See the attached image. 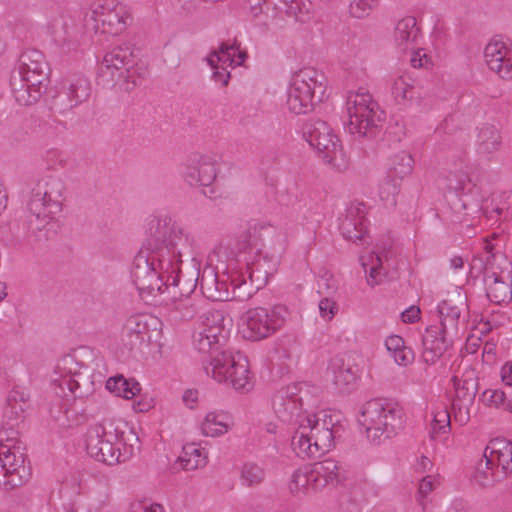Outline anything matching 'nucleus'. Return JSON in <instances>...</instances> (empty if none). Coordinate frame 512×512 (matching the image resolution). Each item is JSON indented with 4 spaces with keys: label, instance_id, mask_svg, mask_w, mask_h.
<instances>
[{
    "label": "nucleus",
    "instance_id": "1",
    "mask_svg": "<svg viewBox=\"0 0 512 512\" xmlns=\"http://www.w3.org/2000/svg\"><path fill=\"white\" fill-rule=\"evenodd\" d=\"M191 261L188 281H199L202 294L212 301L231 297V278L205 268L200 276L195 262L193 238L171 217L154 216L147 224L146 237L134 257L131 269L133 284L143 299H153L184 278L181 266Z\"/></svg>",
    "mask_w": 512,
    "mask_h": 512
},
{
    "label": "nucleus",
    "instance_id": "2",
    "mask_svg": "<svg viewBox=\"0 0 512 512\" xmlns=\"http://www.w3.org/2000/svg\"><path fill=\"white\" fill-rule=\"evenodd\" d=\"M199 326L193 332L192 343L200 353L208 354L202 360L203 369L219 383L231 385L237 391L253 387L247 358L239 351L224 348L227 341L225 316L221 310H210L200 315Z\"/></svg>",
    "mask_w": 512,
    "mask_h": 512
},
{
    "label": "nucleus",
    "instance_id": "3",
    "mask_svg": "<svg viewBox=\"0 0 512 512\" xmlns=\"http://www.w3.org/2000/svg\"><path fill=\"white\" fill-rule=\"evenodd\" d=\"M66 186L55 175H43L31 183L21 225L37 241L48 240L56 232V215L62 211Z\"/></svg>",
    "mask_w": 512,
    "mask_h": 512
},
{
    "label": "nucleus",
    "instance_id": "4",
    "mask_svg": "<svg viewBox=\"0 0 512 512\" xmlns=\"http://www.w3.org/2000/svg\"><path fill=\"white\" fill-rule=\"evenodd\" d=\"M487 256L473 257L471 271L478 270L483 274V282L487 298L494 304H507L512 300V263L506 255L493 253L494 246L486 242Z\"/></svg>",
    "mask_w": 512,
    "mask_h": 512
},
{
    "label": "nucleus",
    "instance_id": "5",
    "mask_svg": "<svg viewBox=\"0 0 512 512\" xmlns=\"http://www.w3.org/2000/svg\"><path fill=\"white\" fill-rule=\"evenodd\" d=\"M359 422L365 428L368 440L373 444H381L396 436L403 428L404 410L391 399H370L362 407Z\"/></svg>",
    "mask_w": 512,
    "mask_h": 512
},
{
    "label": "nucleus",
    "instance_id": "6",
    "mask_svg": "<svg viewBox=\"0 0 512 512\" xmlns=\"http://www.w3.org/2000/svg\"><path fill=\"white\" fill-rule=\"evenodd\" d=\"M333 420L325 412L303 418L292 436L291 445L301 458H316L334 447Z\"/></svg>",
    "mask_w": 512,
    "mask_h": 512
},
{
    "label": "nucleus",
    "instance_id": "7",
    "mask_svg": "<svg viewBox=\"0 0 512 512\" xmlns=\"http://www.w3.org/2000/svg\"><path fill=\"white\" fill-rule=\"evenodd\" d=\"M325 75L312 67H304L292 76L287 107L294 114H306L322 102L326 90Z\"/></svg>",
    "mask_w": 512,
    "mask_h": 512
},
{
    "label": "nucleus",
    "instance_id": "8",
    "mask_svg": "<svg viewBox=\"0 0 512 512\" xmlns=\"http://www.w3.org/2000/svg\"><path fill=\"white\" fill-rule=\"evenodd\" d=\"M101 73L110 75L114 86L130 92L141 84V74L136 67V57L131 44L123 43L108 51L102 61Z\"/></svg>",
    "mask_w": 512,
    "mask_h": 512
},
{
    "label": "nucleus",
    "instance_id": "9",
    "mask_svg": "<svg viewBox=\"0 0 512 512\" xmlns=\"http://www.w3.org/2000/svg\"><path fill=\"white\" fill-rule=\"evenodd\" d=\"M377 103L372 101L369 93H357L347 99L348 122L350 134L359 137L375 138L381 131V116L377 113Z\"/></svg>",
    "mask_w": 512,
    "mask_h": 512
},
{
    "label": "nucleus",
    "instance_id": "10",
    "mask_svg": "<svg viewBox=\"0 0 512 512\" xmlns=\"http://www.w3.org/2000/svg\"><path fill=\"white\" fill-rule=\"evenodd\" d=\"M287 316L288 310L283 305H275L270 309L264 307L249 309L243 315L244 337L252 341L267 338L283 326Z\"/></svg>",
    "mask_w": 512,
    "mask_h": 512
},
{
    "label": "nucleus",
    "instance_id": "11",
    "mask_svg": "<svg viewBox=\"0 0 512 512\" xmlns=\"http://www.w3.org/2000/svg\"><path fill=\"white\" fill-rule=\"evenodd\" d=\"M85 442L88 454L96 461L114 465L128 459L120 450L117 431L107 430L102 424H96L88 430Z\"/></svg>",
    "mask_w": 512,
    "mask_h": 512
},
{
    "label": "nucleus",
    "instance_id": "12",
    "mask_svg": "<svg viewBox=\"0 0 512 512\" xmlns=\"http://www.w3.org/2000/svg\"><path fill=\"white\" fill-rule=\"evenodd\" d=\"M301 389L298 385H288L278 390L272 399L274 412L278 419L284 423H293L296 428L302 424L305 416L310 415L302 410V396L299 395Z\"/></svg>",
    "mask_w": 512,
    "mask_h": 512
},
{
    "label": "nucleus",
    "instance_id": "13",
    "mask_svg": "<svg viewBox=\"0 0 512 512\" xmlns=\"http://www.w3.org/2000/svg\"><path fill=\"white\" fill-rule=\"evenodd\" d=\"M91 94L90 81L81 74H73L61 82V90L53 99V108L64 113L85 102Z\"/></svg>",
    "mask_w": 512,
    "mask_h": 512
},
{
    "label": "nucleus",
    "instance_id": "14",
    "mask_svg": "<svg viewBox=\"0 0 512 512\" xmlns=\"http://www.w3.org/2000/svg\"><path fill=\"white\" fill-rule=\"evenodd\" d=\"M0 455H3L4 463V479L0 477V485L13 489L29 480L31 473L25 465L26 455L19 446L1 444Z\"/></svg>",
    "mask_w": 512,
    "mask_h": 512
},
{
    "label": "nucleus",
    "instance_id": "15",
    "mask_svg": "<svg viewBox=\"0 0 512 512\" xmlns=\"http://www.w3.org/2000/svg\"><path fill=\"white\" fill-rule=\"evenodd\" d=\"M452 382L455 389V397L452 401L455 419L460 423H467L470 407L478 392V377L474 370H469L463 374L462 378L453 376Z\"/></svg>",
    "mask_w": 512,
    "mask_h": 512
},
{
    "label": "nucleus",
    "instance_id": "16",
    "mask_svg": "<svg viewBox=\"0 0 512 512\" xmlns=\"http://www.w3.org/2000/svg\"><path fill=\"white\" fill-rule=\"evenodd\" d=\"M11 74L24 76L31 86H42L47 89L49 83V67L42 52L32 49L23 52Z\"/></svg>",
    "mask_w": 512,
    "mask_h": 512
},
{
    "label": "nucleus",
    "instance_id": "17",
    "mask_svg": "<svg viewBox=\"0 0 512 512\" xmlns=\"http://www.w3.org/2000/svg\"><path fill=\"white\" fill-rule=\"evenodd\" d=\"M269 272L263 263L246 265L245 273L231 278V297L241 301L252 297L265 283Z\"/></svg>",
    "mask_w": 512,
    "mask_h": 512
},
{
    "label": "nucleus",
    "instance_id": "18",
    "mask_svg": "<svg viewBox=\"0 0 512 512\" xmlns=\"http://www.w3.org/2000/svg\"><path fill=\"white\" fill-rule=\"evenodd\" d=\"M264 228L256 220L248 222L247 228L237 237L236 248L244 254L246 265H255L256 263L269 262L267 255L262 253V234Z\"/></svg>",
    "mask_w": 512,
    "mask_h": 512
},
{
    "label": "nucleus",
    "instance_id": "19",
    "mask_svg": "<svg viewBox=\"0 0 512 512\" xmlns=\"http://www.w3.org/2000/svg\"><path fill=\"white\" fill-rule=\"evenodd\" d=\"M93 15L95 20L101 22L102 26L109 28L108 32L118 34L122 32L131 19L126 7L115 0H99L94 3Z\"/></svg>",
    "mask_w": 512,
    "mask_h": 512
},
{
    "label": "nucleus",
    "instance_id": "20",
    "mask_svg": "<svg viewBox=\"0 0 512 512\" xmlns=\"http://www.w3.org/2000/svg\"><path fill=\"white\" fill-rule=\"evenodd\" d=\"M215 163L207 156L193 154L185 164L184 179L190 186L209 187L216 179Z\"/></svg>",
    "mask_w": 512,
    "mask_h": 512
},
{
    "label": "nucleus",
    "instance_id": "21",
    "mask_svg": "<svg viewBox=\"0 0 512 512\" xmlns=\"http://www.w3.org/2000/svg\"><path fill=\"white\" fill-rule=\"evenodd\" d=\"M422 359L428 365L435 364L452 345L448 332L438 325H430L422 335Z\"/></svg>",
    "mask_w": 512,
    "mask_h": 512
},
{
    "label": "nucleus",
    "instance_id": "22",
    "mask_svg": "<svg viewBox=\"0 0 512 512\" xmlns=\"http://www.w3.org/2000/svg\"><path fill=\"white\" fill-rule=\"evenodd\" d=\"M302 134L309 145L322 154L339 140L329 125L320 119L307 121L302 127Z\"/></svg>",
    "mask_w": 512,
    "mask_h": 512
},
{
    "label": "nucleus",
    "instance_id": "23",
    "mask_svg": "<svg viewBox=\"0 0 512 512\" xmlns=\"http://www.w3.org/2000/svg\"><path fill=\"white\" fill-rule=\"evenodd\" d=\"M29 407L28 397L24 393L13 390L10 392L3 413V428L5 430L16 431L23 424L26 411Z\"/></svg>",
    "mask_w": 512,
    "mask_h": 512
},
{
    "label": "nucleus",
    "instance_id": "24",
    "mask_svg": "<svg viewBox=\"0 0 512 512\" xmlns=\"http://www.w3.org/2000/svg\"><path fill=\"white\" fill-rule=\"evenodd\" d=\"M488 67L503 79H512V59L509 50L501 41L490 42L484 50Z\"/></svg>",
    "mask_w": 512,
    "mask_h": 512
},
{
    "label": "nucleus",
    "instance_id": "25",
    "mask_svg": "<svg viewBox=\"0 0 512 512\" xmlns=\"http://www.w3.org/2000/svg\"><path fill=\"white\" fill-rule=\"evenodd\" d=\"M330 369L333 373V384L339 392L350 393L356 388L360 370L357 365L350 363L349 359L334 358Z\"/></svg>",
    "mask_w": 512,
    "mask_h": 512
},
{
    "label": "nucleus",
    "instance_id": "26",
    "mask_svg": "<svg viewBox=\"0 0 512 512\" xmlns=\"http://www.w3.org/2000/svg\"><path fill=\"white\" fill-rule=\"evenodd\" d=\"M364 208L363 203L351 205L339 225L343 237L354 243L357 240H362L366 233Z\"/></svg>",
    "mask_w": 512,
    "mask_h": 512
},
{
    "label": "nucleus",
    "instance_id": "27",
    "mask_svg": "<svg viewBox=\"0 0 512 512\" xmlns=\"http://www.w3.org/2000/svg\"><path fill=\"white\" fill-rule=\"evenodd\" d=\"M346 470L334 459H324L316 462L311 469V478L316 487L338 485L346 479Z\"/></svg>",
    "mask_w": 512,
    "mask_h": 512
},
{
    "label": "nucleus",
    "instance_id": "28",
    "mask_svg": "<svg viewBox=\"0 0 512 512\" xmlns=\"http://www.w3.org/2000/svg\"><path fill=\"white\" fill-rule=\"evenodd\" d=\"M149 326L144 315L130 316L123 328V341L129 350L139 348L149 339Z\"/></svg>",
    "mask_w": 512,
    "mask_h": 512
},
{
    "label": "nucleus",
    "instance_id": "29",
    "mask_svg": "<svg viewBox=\"0 0 512 512\" xmlns=\"http://www.w3.org/2000/svg\"><path fill=\"white\" fill-rule=\"evenodd\" d=\"M470 182V178L466 172L460 171L450 172L447 176V187L450 191L456 193L463 191L466 184ZM451 211L455 214V220L461 222L465 216H467L468 210L470 209L467 203L456 194L450 201Z\"/></svg>",
    "mask_w": 512,
    "mask_h": 512
},
{
    "label": "nucleus",
    "instance_id": "30",
    "mask_svg": "<svg viewBox=\"0 0 512 512\" xmlns=\"http://www.w3.org/2000/svg\"><path fill=\"white\" fill-rule=\"evenodd\" d=\"M20 74H11L10 86L16 102L21 106H29L36 103L45 92L42 86H31Z\"/></svg>",
    "mask_w": 512,
    "mask_h": 512
},
{
    "label": "nucleus",
    "instance_id": "31",
    "mask_svg": "<svg viewBox=\"0 0 512 512\" xmlns=\"http://www.w3.org/2000/svg\"><path fill=\"white\" fill-rule=\"evenodd\" d=\"M59 387L68 390L77 398H84L92 394L95 390L92 375L88 371H76L71 376L63 377L59 381Z\"/></svg>",
    "mask_w": 512,
    "mask_h": 512
},
{
    "label": "nucleus",
    "instance_id": "32",
    "mask_svg": "<svg viewBox=\"0 0 512 512\" xmlns=\"http://www.w3.org/2000/svg\"><path fill=\"white\" fill-rule=\"evenodd\" d=\"M502 137L499 129L493 124H483L477 137V151L480 154H491L499 150Z\"/></svg>",
    "mask_w": 512,
    "mask_h": 512
},
{
    "label": "nucleus",
    "instance_id": "33",
    "mask_svg": "<svg viewBox=\"0 0 512 512\" xmlns=\"http://www.w3.org/2000/svg\"><path fill=\"white\" fill-rule=\"evenodd\" d=\"M106 389L124 399H132L140 390V384L134 379H126L123 375L110 377L106 381Z\"/></svg>",
    "mask_w": 512,
    "mask_h": 512
},
{
    "label": "nucleus",
    "instance_id": "34",
    "mask_svg": "<svg viewBox=\"0 0 512 512\" xmlns=\"http://www.w3.org/2000/svg\"><path fill=\"white\" fill-rule=\"evenodd\" d=\"M392 95L398 104L418 102L419 92L408 76L397 77L392 85Z\"/></svg>",
    "mask_w": 512,
    "mask_h": 512
},
{
    "label": "nucleus",
    "instance_id": "35",
    "mask_svg": "<svg viewBox=\"0 0 512 512\" xmlns=\"http://www.w3.org/2000/svg\"><path fill=\"white\" fill-rule=\"evenodd\" d=\"M419 34L416 19L412 16H407L398 21L395 27V41L399 46L414 42Z\"/></svg>",
    "mask_w": 512,
    "mask_h": 512
},
{
    "label": "nucleus",
    "instance_id": "36",
    "mask_svg": "<svg viewBox=\"0 0 512 512\" xmlns=\"http://www.w3.org/2000/svg\"><path fill=\"white\" fill-rule=\"evenodd\" d=\"M437 310L440 317V324L438 326H441L447 332H449V329L457 331L461 314L460 308L453 305L449 300H443L438 304Z\"/></svg>",
    "mask_w": 512,
    "mask_h": 512
},
{
    "label": "nucleus",
    "instance_id": "37",
    "mask_svg": "<svg viewBox=\"0 0 512 512\" xmlns=\"http://www.w3.org/2000/svg\"><path fill=\"white\" fill-rule=\"evenodd\" d=\"M179 462L184 470L191 471L207 464V456L202 454L201 449L194 444H188L183 447Z\"/></svg>",
    "mask_w": 512,
    "mask_h": 512
},
{
    "label": "nucleus",
    "instance_id": "38",
    "mask_svg": "<svg viewBox=\"0 0 512 512\" xmlns=\"http://www.w3.org/2000/svg\"><path fill=\"white\" fill-rule=\"evenodd\" d=\"M322 157L326 163L331 165L336 171L342 172L349 167V157L343 150V147L338 140L335 144L329 148Z\"/></svg>",
    "mask_w": 512,
    "mask_h": 512
},
{
    "label": "nucleus",
    "instance_id": "39",
    "mask_svg": "<svg viewBox=\"0 0 512 512\" xmlns=\"http://www.w3.org/2000/svg\"><path fill=\"white\" fill-rule=\"evenodd\" d=\"M238 45L236 43L227 44L222 43L219 51H212L208 56V64L212 68H217L219 62L234 65L237 56Z\"/></svg>",
    "mask_w": 512,
    "mask_h": 512
},
{
    "label": "nucleus",
    "instance_id": "40",
    "mask_svg": "<svg viewBox=\"0 0 512 512\" xmlns=\"http://www.w3.org/2000/svg\"><path fill=\"white\" fill-rule=\"evenodd\" d=\"M414 160L406 151H401L393 156L391 160V173L393 177H398L400 179L404 178L407 175H410L413 170Z\"/></svg>",
    "mask_w": 512,
    "mask_h": 512
},
{
    "label": "nucleus",
    "instance_id": "41",
    "mask_svg": "<svg viewBox=\"0 0 512 512\" xmlns=\"http://www.w3.org/2000/svg\"><path fill=\"white\" fill-rule=\"evenodd\" d=\"M512 443L505 438L492 439L486 446L483 458L485 459V467L490 468L495 465V457L507 449H511Z\"/></svg>",
    "mask_w": 512,
    "mask_h": 512
},
{
    "label": "nucleus",
    "instance_id": "42",
    "mask_svg": "<svg viewBox=\"0 0 512 512\" xmlns=\"http://www.w3.org/2000/svg\"><path fill=\"white\" fill-rule=\"evenodd\" d=\"M265 478L264 470L255 463L248 462L242 466L240 480L245 486L259 485Z\"/></svg>",
    "mask_w": 512,
    "mask_h": 512
},
{
    "label": "nucleus",
    "instance_id": "43",
    "mask_svg": "<svg viewBox=\"0 0 512 512\" xmlns=\"http://www.w3.org/2000/svg\"><path fill=\"white\" fill-rule=\"evenodd\" d=\"M201 430L204 435L215 437L227 432V425L218 420V416L215 413L210 412L206 415L201 425Z\"/></svg>",
    "mask_w": 512,
    "mask_h": 512
},
{
    "label": "nucleus",
    "instance_id": "44",
    "mask_svg": "<svg viewBox=\"0 0 512 512\" xmlns=\"http://www.w3.org/2000/svg\"><path fill=\"white\" fill-rule=\"evenodd\" d=\"M494 466L495 465H491L490 468H486L485 459L482 458L476 466V470L473 475L474 481L484 488L492 486L497 481V477L493 472Z\"/></svg>",
    "mask_w": 512,
    "mask_h": 512
},
{
    "label": "nucleus",
    "instance_id": "45",
    "mask_svg": "<svg viewBox=\"0 0 512 512\" xmlns=\"http://www.w3.org/2000/svg\"><path fill=\"white\" fill-rule=\"evenodd\" d=\"M173 312L176 314L175 317L180 320H190L199 311L194 301L191 298H186L174 304Z\"/></svg>",
    "mask_w": 512,
    "mask_h": 512
},
{
    "label": "nucleus",
    "instance_id": "46",
    "mask_svg": "<svg viewBox=\"0 0 512 512\" xmlns=\"http://www.w3.org/2000/svg\"><path fill=\"white\" fill-rule=\"evenodd\" d=\"M317 285L318 293L324 296L332 297L338 289L337 280L328 271L320 275Z\"/></svg>",
    "mask_w": 512,
    "mask_h": 512
},
{
    "label": "nucleus",
    "instance_id": "47",
    "mask_svg": "<svg viewBox=\"0 0 512 512\" xmlns=\"http://www.w3.org/2000/svg\"><path fill=\"white\" fill-rule=\"evenodd\" d=\"M377 5V0H354L350 5V14L355 18H363Z\"/></svg>",
    "mask_w": 512,
    "mask_h": 512
},
{
    "label": "nucleus",
    "instance_id": "48",
    "mask_svg": "<svg viewBox=\"0 0 512 512\" xmlns=\"http://www.w3.org/2000/svg\"><path fill=\"white\" fill-rule=\"evenodd\" d=\"M450 413L446 406L434 413L433 430L439 433H446L450 429Z\"/></svg>",
    "mask_w": 512,
    "mask_h": 512
},
{
    "label": "nucleus",
    "instance_id": "49",
    "mask_svg": "<svg viewBox=\"0 0 512 512\" xmlns=\"http://www.w3.org/2000/svg\"><path fill=\"white\" fill-rule=\"evenodd\" d=\"M313 481L311 478V472L309 474L302 473L300 470H297L292 475V481L290 485V491L292 493L299 492L301 488H305L307 483Z\"/></svg>",
    "mask_w": 512,
    "mask_h": 512
},
{
    "label": "nucleus",
    "instance_id": "50",
    "mask_svg": "<svg viewBox=\"0 0 512 512\" xmlns=\"http://www.w3.org/2000/svg\"><path fill=\"white\" fill-rule=\"evenodd\" d=\"M337 310V304L330 296H324L319 302V311L323 318L332 319Z\"/></svg>",
    "mask_w": 512,
    "mask_h": 512
},
{
    "label": "nucleus",
    "instance_id": "51",
    "mask_svg": "<svg viewBox=\"0 0 512 512\" xmlns=\"http://www.w3.org/2000/svg\"><path fill=\"white\" fill-rule=\"evenodd\" d=\"M376 260L378 261V265L372 266L369 271V275L367 277V283L371 286L380 283L381 276L386 274V271L383 267L382 255H376Z\"/></svg>",
    "mask_w": 512,
    "mask_h": 512
},
{
    "label": "nucleus",
    "instance_id": "52",
    "mask_svg": "<svg viewBox=\"0 0 512 512\" xmlns=\"http://www.w3.org/2000/svg\"><path fill=\"white\" fill-rule=\"evenodd\" d=\"M495 466H500L505 475L512 473V447L495 457Z\"/></svg>",
    "mask_w": 512,
    "mask_h": 512
},
{
    "label": "nucleus",
    "instance_id": "53",
    "mask_svg": "<svg viewBox=\"0 0 512 512\" xmlns=\"http://www.w3.org/2000/svg\"><path fill=\"white\" fill-rule=\"evenodd\" d=\"M394 360L398 365L407 366L414 360V351L410 347L403 346L393 352Z\"/></svg>",
    "mask_w": 512,
    "mask_h": 512
},
{
    "label": "nucleus",
    "instance_id": "54",
    "mask_svg": "<svg viewBox=\"0 0 512 512\" xmlns=\"http://www.w3.org/2000/svg\"><path fill=\"white\" fill-rule=\"evenodd\" d=\"M505 393L499 390H485L483 392V398L490 404L499 406L504 404Z\"/></svg>",
    "mask_w": 512,
    "mask_h": 512
},
{
    "label": "nucleus",
    "instance_id": "55",
    "mask_svg": "<svg viewBox=\"0 0 512 512\" xmlns=\"http://www.w3.org/2000/svg\"><path fill=\"white\" fill-rule=\"evenodd\" d=\"M401 319L404 323H415L420 319V309L416 306H411L401 313Z\"/></svg>",
    "mask_w": 512,
    "mask_h": 512
},
{
    "label": "nucleus",
    "instance_id": "56",
    "mask_svg": "<svg viewBox=\"0 0 512 512\" xmlns=\"http://www.w3.org/2000/svg\"><path fill=\"white\" fill-rule=\"evenodd\" d=\"M385 346L388 351L394 352L403 348V346H405V342L399 335H390L385 341Z\"/></svg>",
    "mask_w": 512,
    "mask_h": 512
},
{
    "label": "nucleus",
    "instance_id": "57",
    "mask_svg": "<svg viewBox=\"0 0 512 512\" xmlns=\"http://www.w3.org/2000/svg\"><path fill=\"white\" fill-rule=\"evenodd\" d=\"M501 378L506 385L512 386V361L506 362L503 365L501 369Z\"/></svg>",
    "mask_w": 512,
    "mask_h": 512
},
{
    "label": "nucleus",
    "instance_id": "58",
    "mask_svg": "<svg viewBox=\"0 0 512 512\" xmlns=\"http://www.w3.org/2000/svg\"><path fill=\"white\" fill-rule=\"evenodd\" d=\"M429 478V476L424 477L419 484L418 493L422 498L429 494L433 489V483Z\"/></svg>",
    "mask_w": 512,
    "mask_h": 512
},
{
    "label": "nucleus",
    "instance_id": "59",
    "mask_svg": "<svg viewBox=\"0 0 512 512\" xmlns=\"http://www.w3.org/2000/svg\"><path fill=\"white\" fill-rule=\"evenodd\" d=\"M215 69L216 70L213 72V79L215 81L221 82L224 86L227 85L230 78V73L225 68H222V71H219L218 67Z\"/></svg>",
    "mask_w": 512,
    "mask_h": 512
},
{
    "label": "nucleus",
    "instance_id": "60",
    "mask_svg": "<svg viewBox=\"0 0 512 512\" xmlns=\"http://www.w3.org/2000/svg\"><path fill=\"white\" fill-rule=\"evenodd\" d=\"M261 1L262 0H247L253 17H257L262 12Z\"/></svg>",
    "mask_w": 512,
    "mask_h": 512
},
{
    "label": "nucleus",
    "instance_id": "61",
    "mask_svg": "<svg viewBox=\"0 0 512 512\" xmlns=\"http://www.w3.org/2000/svg\"><path fill=\"white\" fill-rule=\"evenodd\" d=\"M431 467L432 463L429 460V458H427L426 456H421V459L418 463V470H420L421 472H425L427 470H430Z\"/></svg>",
    "mask_w": 512,
    "mask_h": 512
},
{
    "label": "nucleus",
    "instance_id": "62",
    "mask_svg": "<svg viewBox=\"0 0 512 512\" xmlns=\"http://www.w3.org/2000/svg\"><path fill=\"white\" fill-rule=\"evenodd\" d=\"M411 65L414 68L424 67V63L422 62V57L420 56V51L414 53V55L410 59Z\"/></svg>",
    "mask_w": 512,
    "mask_h": 512
},
{
    "label": "nucleus",
    "instance_id": "63",
    "mask_svg": "<svg viewBox=\"0 0 512 512\" xmlns=\"http://www.w3.org/2000/svg\"><path fill=\"white\" fill-rule=\"evenodd\" d=\"M237 45H238V50H237V56H236L234 65H241L247 58V53H246V51H242L240 49V44H237Z\"/></svg>",
    "mask_w": 512,
    "mask_h": 512
},
{
    "label": "nucleus",
    "instance_id": "64",
    "mask_svg": "<svg viewBox=\"0 0 512 512\" xmlns=\"http://www.w3.org/2000/svg\"><path fill=\"white\" fill-rule=\"evenodd\" d=\"M464 265V261L461 257H454L450 260V266L453 268V269H460L462 268Z\"/></svg>",
    "mask_w": 512,
    "mask_h": 512
}]
</instances>
